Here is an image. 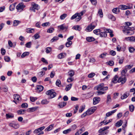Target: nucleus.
Segmentation results:
<instances>
[{
	"instance_id": "nucleus-1",
	"label": "nucleus",
	"mask_w": 135,
	"mask_h": 135,
	"mask_svg": "<svg viewBox=\"0 0 135 135\" xmlns=\"http://www.w3.org/2000/svg\"><path fill=\"white\" fill-rule=\"evenodd\" d=\"M85 11H81L80 13H76L71 17V20H73L76 18L75 19V21L76 22L78 21L81 19V16H82L83 15V13H85Z\"/></svg>"
},
{
	"instance_id": "nucleus-2",
	"label": "nucleus",
	"mask_w": 135,
	"mask_h": 135,
	"mask_svg": "<svg viewBox=\"0 0 135 135\" xmlns=\"http://www.w3.org/2000/svg\"><path fill=\"white\" fill-rule=\"evenodd\" d=\"M46 94L47 95H50V98H52L56 96V93L52 89H51L47 91Z\"/></svg>"
},
{
	"instance_id": "nucleus-3",
	"label": "nucleus",
	"mask_w": 135,
	"mask_h": 135,
	"mask_svg": "<svg viewBox=\"0 0 135 135\" xmlns=\"http://www.w3.org/2000/svg\"><path fill=\"white\" fill-rule=\"evenodd\" d=\"M104 86V84L103 83H101L98 86L97 90L99 91L97 92L98 93V95H102L105 93V92H103L100 91L103 90Z\"/></svg>"
},
{
	"instance_id": "nucleus-4",
	"label": "nucleus",
	"mask_w": 135,
	"mask_h": 135,
	"mask_svg": "<svg viewBox=\"0 0 135 135\" xmlns=\"http://www.w3.org/2000/svg\"><path fill=\"white\" fill-rule=\"evenodd\" d=\"M119 8L122 10H126L128 9H131L133 7V5L131 4H128L127 6L124 5H120Z\"/></svg>"
},
{
	"instance_id": "nucleus-5",
	"label": "nucleus",
	"mask_w": 135,
	"mask_h": 135,
	"mask_svg": "<svg viewBox=\"0 0 135 135\" xmlns=\"http://www.w3.org/2000/svg\"><path fill=\"white\" fill-rule=\"evenodd\" d=\"M25 7L23 3H20L16 6V9L18 11L21 12L23 10V8Z\"/></svg>"
},
{
	"instance_id": "nucleus-6",
	"label": "nucleus",
	"mask_w": 135,
	"mask_h": 135,
	"mask_svg": "<svg viewBox=\"0 0 135 135\" xmlns=\"http://www.w3.org/2000/svg\"><path fill=\"white\" fill-rule=\"evenodd\" d=\"M96 26V25H93L92 23L91 24L87 26L85 29V31L87 32H90Z\"/></svg>"
},
{
	"instance_id": "nucleus-7",
	"label": "nucleus",
	"mask_w": 135,
	"mask_h": 135,
	"mask_svg": "<svg viewBox=\"0 0 135 135\" xmlns=\"http://www.w3.org/2000/svg\"><path fill=\"white\" fill-rule=\"evenodd\" d=\"M45 128V126H43L40 127L38 128L35 129L33 132V133L35 134H37L39 133L41 131L43 130Z\"/></svg>"
},
{
	"instance_id": "nucleus-8",
	"label": "nucleus",
	"mask_w": 135,
	"mask_h": 135,
	"mask_svg": "<svg viewBox=\"0 0 135 135\" xmlns=\"http://www.w3.org/2000/svg\"><path fill=\"white\" fill-rule=\"evenodd\" d=\"M126 81V78L125 77H120L118 79L117 82L118 83L121 82L122 84L125 83Z\"/></svg>"
},
{
	"instance_id": "nucleus-9",
	"label": "nucleus",
	"mask_w": 135,
	"mask_h": 135,
	"mask_svg": "<svg viewBox=\"0 0 135 135\" xmlns=\"http://www.w3.org/2000/svg\"><path fill=\"white\" fill-rule=\"evenodd\" d=\"M100 100V98L99 97H94L93 98V104L96 105L98 103Z\"/></svg>"
},
{
	"instance_id": "nucleus-10",
	"label": "nucleus",
	"mask_w": 135,
	"mask_h": 135,
	"mask_svg": "<svg viewBox=\"0 0 135 135\" xmlns=\"http://www.w3.org/2000/svg\"><path fill=\"white\" fill-rule=\"evenodd\" d=\"M124 28L127 31H131V33L130 35H131L134 33V32L133 31L134 28L133 27H130L129 26H125L124 27Z\"/></svg>"
},
{
	"instance_id": "nucleus-11",
	"label": "nucleus",
	"mask_w": 135,
	"mask_h": 135,
	"mask_svg": "<svg viewBox=\"0 0 135 135\" xmlns=\"http://www.w3.org/2000/svg\"><path fill=\"white\" fill-rule=\"evenodd\" d=\"M9 125L11 127H12L15 129H17L19 128V125L16 123H10L9 124Z\"/></svg>"
},
{
	"instance_id": "nucleus-12",
	"label": "nucleus",
	"mask_w": 135,
	"mask_h": 135,
	"mask_svg": "<svg viewBox=\"0 0 135 135\" xmlns=\"http://www.w3.org/2000/svg\"><path fill=\"white\" fill-rule=\"evenodd\" d=\"M38 107H33L31 108H28L27 110V112H32L36 110Z\"/></svg>"
},
{
	"instance_id": "nucleus-13",
	"label": "nucleus",
	"mask_w": 135,
	"mask_h": 135,
	"mask_svg": "<svg viewBox=\"0 0 135 135\" xmlns=\"http://www.w3.org/2000/svg\"><path fill=\"white\" fill-rule=\"evenodd\" d=\"M58 28H60L59 31H62L64 30H66L68 28V27L65 26V24H63L61 25L60 26H58Z\"/></svg>"
},
{
	"instance_id": "nucleus-14",
	"label": "nucleus",
	"mask_w": 135,
	"mask_h": 135,
	"mask_svg": "<svg viewBox=\"0 0 135 135\" xmlns=\"http://www.w3.org/2000/svg\"><path fill=\"white\" fill-rule=\"evenodd\" d=\"M104 31L107 33H109L110 37H112L114 35L113 34V31L112 30L109 29H106L104 30Z\"/></svg>"
},
{
	"instance_id": "nucleus-15",
	"label": "nucleus",
	"mask_w": 135,
	"mask_h": 135,
	"mask_svg": "<svg viewBox=\"0 0 135 135\" xmlns=\"http://www.w3.org/2000/svg\"><path fill=\"white\" fill-rule=\"evenodd\" d=\"M129 95V93L126 92L121 97L122 99H123L127 98Z\"/></svg>"
},
{
	"instance_id": "nucleus-16",
	"label": "nucleus",
	"mask_w": 135,
	"mask_h": 135,
	"mask_svg": "<svg viewBox=\"0 0 135 135\" xmlns=\"http://www.w3.org/2000/svg\"><path fill=\"white\" fill-rule=\"evenodd\" d=\"M6 116L7 119L12 118L14 117V115L12 113H8L6 114Z\"/></svg>"
},
{
	"instance_id": "nucleus-17",
	"label": "nucleus",
	"mask_w": 135,
	"mask_h": 135,
	"mask_svg": "<svg viewBox=\"0 0 135 135\" xmlns=\"http://www.w3.org/2000/svg\"><path fill=\"white\" fill-rule=\"evenodd\" d=\"M66 102H62L59 103L58 106L60 108H62L66 105Z\"/></svg>"
},
{
	"instance_id": "nucleus-18",
	"label": "nucleus",
	"mask_w": 135,
	"mask_h": 135,
	"mask_svg": "<svg viewBox=\"0 0 135 135\" xmlns=\"http://www.w3.org/2000/svg\"><path fill=\"white\" fill-rule=\"evenodd\" d=\"M123 123V121L122 120H120L118 121L115 124V126L117 127H118L121 126Z\"/></svg>"
},
{
	"instance_id": "nucleus-19",
	"label": "nucleus",
	"mask_w": 135,
	"mask_h": 135,
	"mask_svg": "<svg viewBox=\"0 0 135 135\" xmlns=\"http://www.w3.org/2000/svg\"><path fill=\"white\" fill-rule=\"evenodd\" d=\"M94 95V93L92 92H89L86 94V96L85 98H88L92 97Z\"/></svg>"
},
{
	"instance_id": "nucleus-20",
	"label": "nucleus",
	"mask_w": 135,
	"mask_h": 135,
	"mask_svg": "<svg viewBox=\"0 0 135 135\" xmlns=\"http://www.w3.org/2000/svg\"><path fill=\"white\" fill-rule=\"evenodd\" d=\"M72 28L76 30H78L80 31L81 30V28L80 27L79 25H76L73 26Z\"/></svg>"
},
{
	"instance_id": "nucleus-21",
	"label": "nucleus",
	"mask_w": 135,
	"mask_h": 135,
	"mask_svg": "<svg viewBox=\"0 0 135 135\" xmlns=\"http://www.w3.org/2000/svg\"><path fill=\"white\" fill-rule=\"evenodd\" d=\"M36 89L38 92H40L43 90L44 87L42 85H38L37 86Z\"/></svg>"
},
{
	"instance_id": "nucleus-22",
	"label": "nucleus",
	"mask_w": 135,
	"mask_h": 135,
	"mask_svg": "<svg viewBox=\"0 0 135 135\" xmlns=\"http://www.w3.org/2000/svg\"><path fill=\"white\" fill-rule=\"evenodd\" d=\"M66 55L65 53H61L58 56V57L59 59H62L65 57Z\"/></svg>"
},
{
	"instance_id": "nucleus-23",
	"label": "nucleus",
	"mask_w": 135,
	"mask_h": 135,
	"mask_svg": "<svg viewBox=\"0 0 135 135\" xmlns=\"http://www.w3.org/2000/svg\"><path fill=\"white\" fill-rule=\"evenodd\" d=\"M109 127H106L100 129L98 131L99 133H101L103 131L108 129L109 128Z\"/></svg>"
},
{
	"instance_id": "nucleus-24",
	"label": "nucleus",
	"mask_w": 135,
	"mask_h": 135,
	"mask_svg": "<svg viewBox=\"0 0 135 135\" xmlns=\"http://www.w3.org/2000/svg\"><path fill=\"white\" fill-rule=\"evenodd\" d=\"M87 41L89 42H91L94 41L95 40V39L91 37H88L86 38Z\"/></svg>"
},
{
	"instance_id": "nucleus-25",
	"label": "nucleus",
	"mask_w": 135,
	"mask_h": 135,
	"mask_svg": "<svg viewBox=\"0 0 135 135\" xmlns=\"http://www.w3.org/2000/svg\"><path fill=\"white\" fill-rule=\"evenodd\" d=\"M34 31V29L32 28H28L26 29V31L29 33H31L33 32Z\"/></svg>"
},
{
	"instance_id": "nucleus-26",
	"label": "nucleus",
	"mask_w": 135,
	"mask_h": 135,
	"mask_svg": "<svg viewBox=\"0 0 135 135\" xmlns=\"http://www.w3.org/2000/svg\"><path fill=\"white\" fill-rule=\"evenodd\" d=\"M99 35L100 36L102 37H106L107 36V34L104 32H100Z\"/></svg>"
},
{
	"instance_id": "nucleus-27",
	"label": "nucleus",
	"mask_w": 135,
	"mask_h": 135,
	"mask_svg": "<svg viewBox=\"0 0 135 135\" xmlns=\"http://www.w3.org/2000/svg\"><path fill=\"white\" fill-rule=\"evenodd\" d=\"M29 54V52H23L22 55L21 57L22 58H23L25 56H28Z\"/></svg>"
},
{
	"instance_id": "nucleus-28",
	"label": "nucleus",
	"mask_w": 135,
	"mask_h": 135,
	"mask_svg": "<svg viewBox=\"0 0 135 135\" xmlns=\"http://www.w3.org/2000/svg\"><path fill=\"white\" fill-rule=\"evenodd\" d=\"M118 78V77L117 76V75H115L112 79V82L114 83H117V80Z\"/></svg>"
},
{
	"instance_id": "nucleus-29",
	"label": "nucleus",
	"mask_w": 135,
	"mask_h": 135,
	"mask_svg": "<svg viewBox=\"0 0 135 135\" xmlns=\"http://www.w3.org/2000/svg\"><path fill=\"white\" fill-rule=\"evenodd\" d=\"M119 8H116L113 9L112 10L113 12L115 14H117L119 12Z\"/></svg>"
},
{
	"instance_id": "nucleus-30",
	"label": "nucleus",
	"mask_w": 135,
	"mask_h": 135,
	"mask_svg": "<svg viewBox=\"0 0 135 135\" xmlns=\"http://www.w3.org/2000/svg\"><path fill=\"white\" fill-rule=\"evenodd\" d=\"M21 23L20 21L16 20H15L13 21V25L14 26H16L18 25V24Z\"/></svg>"
},
{
	"instance_id": "nucleus-31",
	"label": "nucleus",
	"mask_w": 135,
	"mask_h": 135,
	"mask_svg": "<svg viewBox=\"0 0 135 135\" xmlns=\"http://www.w3.org/2000/svg\"><path fill=\"white\" fill-rule=\"evenodd\" d=\"M14 98L15 100L19 101V99L20 98V95L18 94H14Z\"/></svg>"
},
{
	"instance_id": "nucleus-32",
	"label": "nucleus",
	"mask_w": 135,
	"mask_h": 135,
	"mask_svg": "<svg viewBox=\"0 0 135 135\" xmlns=\"http://www.w3.org/2000/svg\"><path fill=\"white\" fill-rule=\"evenodd\" d=\"M68 75L70 77L73 76L74 74V72L73 70H71L69 71L68 72Z\"/></svg>"
},
{
	"instance_id": "nucleus-33",
	"label": "nucleus",
	"mask_w": 135,
	"mask_h": 135,
	"mask_svg": "<svg viewBox=\"0 0 135 135\" xmlns=\"http://www.w3.org/2000/svg\"><path fill=\"white\" fill-rule=\"evenodd\" d=\"M53 126L54 125L53 124L50 125L45 129V130L47 131H49L51 130L53 128Z\"/></svg>"
},
{
	"instance_id": "nucleus-34",
	"label": "nucleus",
	"mask_w": 135,
	"mask_h": 135,
	"mask_svg": "<svg viewBox=\"0 0 135 135\" xmlns=\"http://www.w3.org/2000/svg\"><path fill=\"white\" fill-rule=\"evenodd\" d=\"M72 85V84H70L66 86V87L65 90L66 91H68L69 90L70 88H71V86Z\"/></svg>"
},
{
	"instance_id": "nucleus-35",
	"label": "nucleus",
	"mask_w": 135,
	"mask_h": 135,
	"mask_svg": "<svg viewBox=\"0 0 135 135\" xmlns=\"http://www.w3.org/2000/svg\"><path fill=\"white\" fill-rule=\"evenodd\" d=\"M71 131V129L69 128L66 130H65L63 131L62 133L64 134H67L69 133Z\"/></svg>"
},
{
	"instance_id": "nucleus-36",
	"label": "nucleus",
	"mask_w": 135,
	"mask_h": 135,
	"mask_svg": "<svg viewBox=\"0 0 135 135\" xmlns=\"http://www.w3.org/2000/svg\"><path fill=\"white\" fill-rule=\"evenodd\" d=\"M98 13L99 14V15L100 17H103V14L102 10L101 9H99Z\"/></svg>"
},
{
	"instance_id": "nucleus-37",
	"label": "nucleus",
	"mask_w": 135,
	"mask_h": 135,
	"mask_svg": "<svg viewBox=\"0 0 135 135\" xmlns=\"http://www.w3.org/2000/svg\"><path fill=\"white\" fill-rule=\"evenodd\" d=\"M26 111L25 109H20L18 110L17 111V113L19 114H23L24 113L23 112H24Z\"/></svg>"
},
{
	"instance_id": "nucleus-38",
	"label": "nucleus",
	"mask_w": 135,
	"mask_h": 135,
	"mask_svg": "<svg viewBox=\"0 0 135 135\" xmlns=\"http://www.w3.org/2000/svg\"><path fill=\"white\" fill-rule=\"evenodd\" d=\"M127 71V70L126 68L123 69L121 72V73L122 75L125 76L126 74Z\"/></svg>"
},
{
	"instance_id": "nucleus-39",
	"label": "nucleus",
	"mask_w": 135,
	"mask_h": 135,
	"mask_svg": "<svg viewBox=\"0 0 135 135\" xmlns=\"http://www.w3.org/2000/svg\"><path fill=\"white\" fill-rule=\"evenodd\" d=\"M100 31V29H97L94 30L93 31V32L95 34L98 35L99 34Z\"/></svg>"
},
{
	"instance_id": "nucleus-40",
	"label": "nucleus",
	"mask_w": 135,
	"mask_h": 135,
	"mask_svg": "<svg viewBox=\"0 0 135 135\" xmlns=\"http://www.w3.org/2000/svg\"><path fill=\"white\" fill-rule=\"evenodd\" d=\"M49 102V101L47 99H44L42 100L41 102V104H47Z\"/></svg>"
},
{
	"instance_id": "nucleus-41",
	"label": "nucleus",
	"mask_w": 135,
	"mask_h": 135,
	"mask_svg": "<svg viewBox=\"0 0 135 135\" xmlns=\"http://www.w3.org/2000/svg\"><path fill=\"white\" fill-rule=\"evenodd\" d=\"M4 60L7 62H9L10 60V58L9 56H6L4 57Z\"/></svg>"
},
{
	"instance_id": "nucleus-42",
	"label": "nucleus",
	"mask_w": 135,
	"mask_h": 135,
	"mask_svg": "<svg viewBox=\"0 0 135 135\" xmlns=\"http://www.w3.org/2000/svg\"><path fill=\"white\" fill-rule=\"evenodd\" d=\"M21 107L23 108H27L28 107V105L26 103H23L21 104Z\"/></svg>"
},
{
	"instance_id": "nucleus-43",
	"label": "nucleus",
	"mask_w": 135,
	"mask_h": 135,
	"mask_svg": "<svg viewBox=\"0 0 135 135\" xmlns=\"http://www.w3.org/2000/svg\"><path fill=\"white\" fill-rule=\"evenodd\" d=\"M52 49L51 47H47L46 49V52L48 54L51 51Z\"/></svg>"
},
{
	"instance_id": "nucleus-44",
	"label": "nucleus",
	"mask_w": 135,
	"mask_h": 135,
	"mask_svg": "<svg viewBox=\"0 0 135 135\" xmlns=\"http://www.w3.org/2000/svg\"><path fill=\"white\" fill-rule=\"evenodd\" d=\"M97 109V107H91L89 109H90V111H91V112H92V113H94V112Z\"/></svg>"
},
{
	"instance_id": "nucleus-45",
	"label": "nucleus",
	"mask_w": 135,
	"mask_h": 135,
	"mask_svg": "<svg viewBox=\"0 0 135 135\" xmlns=\"http://www.w3.org/2000/svg\"><path fill=\"white\" fill-rule=\"evenodd\" d=\"M111 101V99L110 95H108L107 97V103H109Z\"/></svg>"
},
{
	"instance_id": "nucleus-46",
	"label": "nucleus",
	"mask_w": 135,
	"mask_h": 135,
	"mask_svg": "<svg viewBox=\"0 0 135 135\" xmlns=\"http://www.w3.org/2000/svg\"><path fill=\"white\" fill-rule=\"evenodd\" d=\"M31 45V42H29L27 43L25 45L26 47L28 48H30Z\"/></svg>"
},
{
	"instance_id": "nucleus-47",
	"label": "nucleus",
	"mask_w": 135,
	"mask_h": 135,
	"mask_svg": "<svg viewBox=\"0 0 135 135\" xmlns=\"http://www.w3.org/2000/svg\"><path fill=\"white\" fill-rule=\"evenodd\" d=\"M34 37L35 39L36 40L40 38V36L39 35V33H36L34 35Z\"/></svg>"
},
{
	"instance_id": "nucleus-48",
	"label": "nucleus",
	"mask_w": 135,
	"mask_h": 135,
	"mask_svg": "<svg viewBox=\"0 0 135 135\" xmlns=\"http://www.w3.org/2000/svg\"><path fill=\"white\" fill-rule=\"evenodd\" d=\"M30 99L31 102H34L37 100V98L36 97H31L30 98Z\"/></svg>"
},
{
	"instance_id": "nucleus-49",
	"label": "nucleus",
	"mask_w": 135,
	"mask_h": 135,
	"mask_svg": "<svg viewBox=\"0 0 135 135\" xmlns=\"http://www.w3.org/2000/svg\"><path fill=\"white\" fill-rule=\"evenodd\" d=\"M129 108L131 112H132L134 110V107L133 105H131L129 106Z\"/></svg>"
},
{
	"instance_id": "nucleus-50",
	"label": "nucleus",
	"mask_w": 135,
	"mask_h": 135,
	"mask_svg": "<svg viewBox=\"0 0 135 135\" xmlns=\"http://www.w3.org/2000/svg\"><path fill=\"white\" fill-rule=\"evenodd\" d=\"M33 8L34 9L38 10L39 8L38 5L36 4H34L33 5Z\"/></svg>"
},
{
	"instance_id": "nucleus-51",
	"label": "nucleus",
	"mask_w": 135,
	"mask_h": 135,
	"mask_svg": "<svg viewBox=\"0 0 135 135\" xmlns=\"http://www.w3.org/2000/svg\"><path fill=\"white\" fill-rule=\"evenodd\" d=\"M109 17L113 21H114L115 20V17L112 15H109Z\"/></svg>"
},
{
	"instance_id": "nucleus-52",
	"label": "nucleus",
	"mask_w": 135,
	"mask_h": 135,
	"mask_svg": "<svg viewBox=\"0 0 135 135\" xmlns=\"http://www.w3.org/2000/svg\"><path fill=\"white\" fill-rule=\"evenodd\" d=\"M72 42L71 41H68L66 44V47H69L72 44Z\"/></svg>"
},
{
	"instance_id": "nucleus-53",
	"label": "nucleus",
	"mask_w": 135,
	"mask_h": 135,
	"mask_svg": "<svg viewBox=\"0 0 135 135\" xmlns=\"http://www.w3.org/2000/svg\"><path fill=\"white\" fill-rule=\"evenodd\" d=\"M67 16L66 14H64L60 16V18L61 20H63Z\"/></svg>"
},
{
	"instance_id": "nucleus-54",
	"label": "nucleus",
	"mask_w": 135,
	"mask_h": 135,
	"mask_svg": "<svg viewBox=\"0 0 135 135\" xmlns=\"http://www.w3.org/2000/svg\"><path fill=\"white\" fill-rule=\"evenodd\" d=\"M83 128L79 129L78 131L75 134V135H79L81 133H82V130Z\"/></svg>"
},
{
	"instance_id": "nucleus-55",
	"label": "nucleus",
	"mask_w": 135,
	"mask_h": 135,
	"mask_svg": "<svg viewBox=\"0 0 135 135\" xmlns=\"http://www.w3.org/2000/svg\"><path fill=\"white\" fill-rule=\"evenodd\" d=\"M129 50L130 52L132 53L135 51V49L133 47H129Z\"/></svg>"
},
{
	"instance_id": "nucleus-56",
	"label": "nucleus",
	"mask_w": 135,
	"mask_h": 135,
	"mask_svg": "<svg viewBox=\"0 0 135 135\" xmlns=\"http://www.w3.org/2000/svg\"><path fill=\"white\" fill-rule=\"evenodd\" d=\"M74 80V79L73 78L70 77L67 79V81L69 83H70L73 81Z\"/></svg>"
},
{
	"instance_id": "nucleus-57",
	"label": "nucleus",
	"mask_w": 135,
	"mask_h": 135,
	"mask_svg": "<svg viewBox=\"0 0 135 135\" xmlns=\"http://www.w3.org/2000/svg\"><path fill=\"white\" fill-rule=\"evenodd\" d=\"M107 53L104 52L100 55L99 57H100L102 58V59L104 58L105 56L107 55Z\"/></svg>"
},
{
	"instance_id": "nucleus-58",
	"label": "nucleus",
	"mask_w": 135,
	"mask_h": 135,
	"mask_svg": "<svg viewBox=\"0 0 135 135\" xmlns=\"http://www.w3.org/2000/svg\"><path fill=\"white\" fill-rule=\"evenodd\" d=\"M1 54L3 55H4L6 52V51L5 49H4L3 48H2L1 49Z\"/></svg>"
},
{
	"instance_id": "nucleus-59",
	"label": "nucleus",
	"mask_w": 135,
	"mask_h": 135,
	"mask_svg": "<svg viewBox=\"0 0 135 135\" xmlns=\"http://www.w3.org/2000/svg\"><path fill=\"white\" fill-rule=\"evenodd\" d=\"M54 29L53 28H51L49 29H48L47 31L48 32L51 33L53 32L54 30Z\"/></svg>"
},
{
	"instance_id": "nucleus-60",
	"label": "nucleus",
	"mask_w": 135,
	"mask_h": 135,
	"mask_svg": "<svg viewBox=\"0 0 135 135\" xmlns=\"http://www.w3.org/2000/svg\"><path fill=\"white\" fill-rule=\"evenodd\" d=\"M38 75L40 77H42L45 74V72L43 71L39 72L38 73Z\"/></svg>"
},
{
	"instance_id": "nucleus-61",
	"label": "nucleus",
	"mask_w": 135,
	"mask_h": 135,
	"mask_svg": "<svg viewBox=\"0 0 135 135\" xmlns=\"http://www.w3.org/2000/svg\"><path fill=\"white\" fill-rule=\"evenodd\" d=\"M50 24V23L48 22L43 23L42 24V26L45 27L47 26H49Z\"/></svg>"
},
{
	"instance_id": "nucleus-62",
	"label": "nucleus",
	"mask_w": 135,
	"mask_h": 135,
	"mask_svg": "<svg viewBox=\"0 0 135 135\" xmlns=\"http://www.w3.org/2000/svg\"><path fill=\"white\" fill-rule=\"evenodd\" d=\"M85 108V106H81L80 108V109L79 110V113L81 112Z\"/></svg>"
},
{
	"instance_id": "nucleus-63",
	"label": "nucleus",
	"mask_w": 135,
	"mask_h": 135,
	"mask_svg": "<svg viewBox=\"0 0 135 135\" xmlns=\"http://www.w3.org/2000/svg\"><path fill=\"white\" fill-rule=\"evenodd\" d=\"M61 84V82L60 80L59 79L57 80L56 83V85L57 86H59V85H60Z\"/></svg>"
},
{
	"instance_id": "nucleus-64",
	"label": "nucleus",
	"mask_w": 135,
	"mask_h": 135,
	"mask_svg": "<svg viewBox=\"0 0 135 135\" xmlns=\"http://www.w3.org/2000/svg\"><path fill=\"white\" fill-rule=\"evenodd\" d=\"M110 53L111 55L114 56L116 55V52L113 50H111L110 52Z\"/></svg>"
}]
</instances>
